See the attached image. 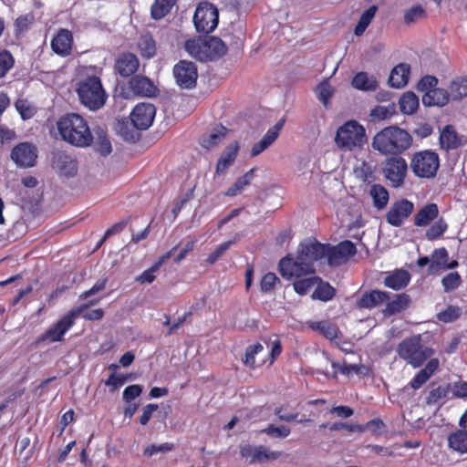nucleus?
Instances as JSON below:
<instances>
[{"instance_id": "ddd939ff", "label": "nucleus", "mask_w": 467, "mask_h": 467, "mask_svg": "<svg viewBox=\"0 0 467 467\" xmlns=\"http://www.w3.org/2000/svg\"><path fill=\"white\" fill-rule=\"evenodd\" d=\"M10 158L17 167H34L38 158L37 147L32 142H19L12 149Z\"/></svg>"}, {"instance_id": "4c0bfd02", "label": "nucleus", "mask_w": 467, "mask_h": 467, "mask_svg": "<svg viewBox=\"0 0 467 467\" xmlns=\"http://www.w3.org/2000/svg\"><path fill=\"white\" fill-rule=\"evenodd\" d=\"M308 327L329 340L336 339L338 336L337 327L327 320L314 321L309 323Z\"/></svg>"}, {"instance_id": "1a4fd4ad", "label": "nucleus", "mask_w": 467, "mask_h": 467, "mask_svg": "<svg viewBox=\"0 0 467 467\" xmlns=\"http://www.w3.org/2000/svg\"><path fill=\"white\" fill-rule=\"evenodd\" d=\"M410 168L417 178L432 179L440 168L439 154L432 150L415 151L411 155Z\"/></svg>"}, {"instance_id": "6e6d98bb", "label": "nucleus", "mask_w": 467, "mask_h": 467, "mask_svg": "<svg viewBox=\"0 0 467 467\" xmlns=\"http://www.w3.org/2000/svg\"><path fill=\"white\" fill-rule=\"evenodd\" d=\"M450 389V384L432 389L426 397V403L429 405L438 403L440 400L447 397Z\"/></svg>"}, {"instance_id": "0e129e2a", "label": "nucleus", "mask_w": 467, "mask_h": 467, "mask_svg": "<svg viewBox=\"0 0 467 467\" xmlns=\"http://www.w3.org/2000/svg\"><path fill=\"white\" fill-rule=\"evenodd\" d=\"M234 241H226L222 243L215 250L211 253L206 258V263L209 265L215 264L220 257L232 246Z\"/></svg>"}, {"instance_id": "5701e85b", "label": "nucleus", "mask_w": 467, "mask_h": 467, "mask_svg": "<svg viewBox=\"0 0 467 467\" xmlns=\"http://www.w3.org/2000/svg\"><path fill=\"white\" fill-rule=\"evenodd\" d=\"M73 45L72 33L67 29H59L51 41L52 50L62 57L71 53Z\"/></svg>"}, {"instance_id": "3c124183", "label": "nucleus", "mask_w": 467, "mask_h": 467, "mask_svg": "<svg viewBox=\"0 0 467 467\" xmlns=\"http://www.w3.org/2000/svg\"><path fill=\"white\" fill-rule=\"evenodd\" d=\"M263 350L264 346L259 342L248 346L245 348L244 358L242 359L243 363L252 369L255 368V355L261 353Z\"/></svg>"}, {"instance_id": "49530a36", "label": "nucleus", "mask_w": 467, "mask_h": 467, "mask_svg": "<svg viewBox=\"0 0 467 467\" xmlns=\"http://www.w3.org/2000/svg\"><path fill=\"white\" fill-rule=\"evenodd\" d=\"M332 367L334 368H337L339 372L343 375L348 376L351 373H356L358 375L368 376L369 369L367 366L362 364H348L347 362H344L342 365H340L338 362H332Z\"/></svg>"}, {"instance_id": "4468645a", "label": "nucleus", "mask_w": 467, "mask_h": 467, "mask_svg": "<svg viewBox=\"0 0 467 467\" xmlns=\"http://www.w3.org/2000/svg\"><path fill=\"white\" fill-rule=\"evenodd\" d=\"M173 75L177 85L182 88L190 89L196 86L198 71L193 62L180 60L173 67Z\"/></svg>"}, {"instance_id": "72a5a7b5", "label": "nucleus", "mask_w": 467, "mask_h": 467, "mask_svg": "<svg viewBox=\"0 0 467 467\" xmlns=\"http://www.w3.org/2000/svg\"><path fill=\"white\" fill-rule=\"evenodd\" d=\"M336 294V288L332 286L328 282L324 281L320 277V280L317 282L315 289L311 294V298L313 300L327 302L332 300L335 297Z\"/></svg>"}, {"instance_id": "09e8293b", "label": "nucleus", "mask_w": 467, "mask_h": 467, "mask_svg": "<svg viewBox=\"0 0 467 467\" xmlns=\"http://www.w3.org/2000/svg\"><path fill=\"white\" fill-rule=\"evenodd\" d=\"M357 177L366 184H370L377 180L375 169L369 163L363 161L361 165L355 170Z\"/></svg>"}, {"instance_id": "9d476101", "label": "nucleus", "mask_w": 467, "mask_h": 467, "mask_svg": "<svg viewBox=\"0 0 467 467\" xmlns=\"http://www.w3.org/2000/svg\"><path fill=\"white\" fill-rule=\"evenodd\" d=\"M382 174L390 187H401L408 175L406 160L401 156L388 157L382 163Z\"/></svg>"}, {"instance_id": "f8f14e48", "label": "nucleus", "mask_w": 467, "mask_h": 467, "mask_svg": "<svg viewBox=\"0 0 467 467\" xmlns=\"http://www.w3.org/2000/svg\"><path fill=\"white\" fill-rule=\"evenodd\" d=\"M325 259L331 267L339 266L348 261V259L357 254L355 244L349 240L339 242L336 245L325 244Z\"/></svg>"}, {"instance_id": "b1692460", "label": "nucleus", "mask_w": 467, "mask_h": 467, "mask_svg": "<svg viewBox=\"0 0 467 467\" xmlns=\"http://www.w3.org/2000/svg\"><path fill=\"white\" fill-rule=\"evenodd\" d=\"M440 362L438 358H431L425 367L421 368L410 381V387L415 390L420 389L437 371Z\"/></svg>"}, {"instance_id": "aec40b11", "label": "nucleus", "mask_w": 467, "mask_h": 467, "mask_svg": "<svg viewBox=\"0 0 467 467\" xmlns=\"http://www.w3.org/2000/svg\"><path fill=\"white\" fill-rule=\"evenodd\" d=\"M285 119H279L273 127H271L260 141L254 143L251 150V156L255 157L271 146L278 138L281 130L285 125Z\"/></svg>"}, {"instance_id": "6ab92c4d", "label": "nucleus", "mask_w": 467, "mask_h": 467, "mask_svg": "<svg viewBox=\"0 0 467 467\" xmlns=\"http://www.w3.org/2000/svg\"><path fill=\"white\" fill-rule=\"evenodd\" d=\"M129 86L131 91L140 97L153 98L159 94V88L154 82L144 76H133L129 81Z\"/></svg>"}, {"instance_id": "052dcab7", "label": "nucleus", "mask_w": 467, "mask_h": 467, "mask_svg": "<svg viewBox=\"0 0 467 467\" xmlns=\"http://www.w3.org/2000/svg\"><path fill=\"white\" fill-rule=\"evenodd\" d=\"M15 59L8 50L0 51V78H4L13 67Z\"/></svg>"}, {"instance_id": "cd10ccee", "label": "nucleus", "mask_w": 467, "mask_h": 467, "mask_svg": "<svg viewBox=\"0 0 467 467\" xmlns=\"http://www.w3.org/2000/svg\"><path fill=\"white\" fill-rule=\"evenodd\" d=\"M410 298L407 294H398L392 300L387 301L386 306L382 310V313L385 317L394 316L407 309L410 306Z\"/></svg>"}, {"instance_id": "bf43d9fd", "label": "nucleus", "mask_w": 467, "mask_h": 467, "mask_svg": "<svg viewBox=\"0 0 467 467\" xmlns=\"http://www.w3.org/2000/svg\"><path fill=\"white\" fill-rule=\"evenodd\" d=\"M140 55L145 58H151L156 54V44L152 37H145L139 43Z\"/></svg>"}, {"instance_id": "603ef678", "label": "nucleus", "mask_w": 467, "mask_h": 467, "mask_svg": "<svg viewBox=\"0 0 467 467\" xmlns=\"http://www.w3.org/2000/svg\"><path fill=\"white\" fill-rule=\"evenodd\" d=\"M431 257L432 261L430 265L431 271H433L436 268H443L446 263L449 261V254L444 247L435 249Z\"/></svg>"}, {"instance_id": "e2e57ef3", "label": "nucleus", "mask_w": 467, "mask_h": 467, "mask_svg": "<svg viewBox=\"0 0 467 467\" xmlns=\"http://www.w3.org/2000/svg\"><path fill=\"white\" fill-rule=\"evenodd\" d=\"M34 15L31 13L20 16L15 22L16 32L19 34L26 32L34 23Z\"/></svg>"}, {"instance_id": "774afa93", "label": "nucleus", "mask_w": 467, "mask_h": 467, "mask_svg": "<svg viewBox=\"0 0 467 467\" xmlns=\"http://www.w3.org/2000/svg\"><path fill=\"white\" fill-rule=\"evenodd\" d=\"M142 392V387L140 385H130L123 390L122 398L127 403H130L131 400L139 397Z\"/></svg>"}, {"instance_id": "c9c22d12", "label": "nucleus", "mask_w": 467, "mask_h": 467, "mask_svg": "<svg viewBox=\"0 0 467 467\" xmlns=\"http://www.w3.org/2000/svg\"><path fill=\"white\" fill-rule=\"evenodd\" d=\"M351 85L363 91H374L378 88V81L375 77L368 76L367 72L357 73L352 78Z\"/></svg>"}, {"instance_id": "6e6552de", "label": "nucleus", "mask_w": 467, "mask_h": 467, "mask_svg": "<svg viewBox=\"0 0 467 467\" xmlns=\"http://www.w3.org/2000/svg\"><path fill=\"white\" fill-rule=\"evenodd\" d=\"M80 102L91 110H97L102 108L107 99V94L104 90L100 78L96 76L88 77L78 83L77 88Z\"/></svg>"}, {"instance_id": "bb28decb", "label": "nucleus", "mask_w": 467, "mask_h": 467, "mask_svg": "<svg viewBox=\"0 0 467 467\" xmlns=\"http://www.w3.org/2000/svg\"><path fill=\"white\" fill-rule=\"evenodd\" d=\"M410 74V67L406 63H400L393 67L389 78V84L395 88H400L407 85Z\"/></svg>"}, {"instance_id": "39448f33", "label": "nucleus", "mask_w": 467, "mask_h": 467, "mask_svg": "<svg viewBox=\"0 0 467 467\" xmlns=\"http://www.w3.org/2000/svg\"><path fill=\"white\" fill-rule=\"evenodd\" d=\"M367 142L368 138L364 126L355 119L346 121L336 132L335 143L345 151L359 150Z\"/></svg>"}, {"instance_id": "f03ea898", "label": "nucleus", "mask_w": 467, "mask_h": 467, "mask_svg": "<svg viewBox=\"0 0 467 467\" xmlns=\"http://www.w3.org/2000/svg\"><path fill=\"white\" fill-rule=\"evenodd\" d=\"M57 130L60 139L77 148L92 145L94 137L88 122L78 113H66L57 120Z\"/></svg>"}, {"instance_id": "5fc2aeb1", "label": "nucleus", "mask_w": 467, "mask_h": 467, "mask_svg": "<svg viewBox=\"0 0 467 467\" xmlns=\"http://www.w3.org/2000/svg\"><path fill=\"white\" fill-rule=\"evenodd\" d=\"M462 277L458 272H451L443 276L441 284L445 292H451L462 285Z\"/></svg>"}, {"instance_id": "20e7f679", "label": "nucleus", "mask_w": 467, "mask_h": 467, "mask_svg": "<svg viewBox=\"0 0 467 467\" xmlns=\"http://www.w3.org/2000/svg\"><path fill=\"white\" fill-rule=\"evenodd\" d=\"M186 52L200 62L215 61L226 55V44L217 36L194 37L184 43Z\"/></svg>"}, {"instance_id": "864d4df0", "label": "nucleus", "mask_w": 467, "mask_h": 467, "mask_svg": "<svg viewBox=\"0 0 467 467\" xmlns=\"http://www.w3.org/2000/svg\"><path fill=\"white\" fill-rule=\"evenodd\" d=\"M448 224L443 218H440L426 232L428 240L433 241L439 239L447 231Z\"/></svg>"}, {"instance_id": "423d86ee", "label": "nucleus", "mask_w": 467, "mask_h": 467, "mask_svg": "<svg viewBox=\"0 0 467 467\" xmlns=\"http://www.w3.org/2000/svg\"><path fill=\"white\" fill-rule=\"evenodd\" d=\"M97 303L98 300H91L88 303L82 304L77 307L72 308L52 327H50L45 333L41 334L36 338V343L40 344L46 341L49 343H55L63 341L66 333L74 326L76 318L85 310H87L90 306H93Z\"/></svg>"}, {"instance_id": "338daca9", "label": "nucleus", "mask_w": 467, "mask_h": 467, "mask_svg": "<svg viewBox=\"0 0 467 467\" xmlns=\"http://www.w3.org/2000/svg\"><path fill=\"white\" fill-rule=\"evenodd\" d=\"M438 84V79L434 76L426 75L420 78V80L417 84V89L421 92H429V90H432L436 88Z\"/></svg>"}, {"instance_id": "393cba45", "label": "nucleus", "mask_w": 467, "mask_h": 467, "mask_svg": "<svg viewBox=\"0 0 467 467\" xmlns=\"http://www.w3.org/2000/svg\"><path fill=\"white\" fill-rule=\"evenodd\" d=\"M286 280H293L294 291L299 296H306L320 280V277L313 275H302L299 277L285 278Z\"/></svg>"}, {"instance_id": "0eeeda50", "label": "nucleus", "mask_w": 467, "mask_h": 467, "mask_svg": "<svg viewBox=\"0 0 467 467\" xmlns=\"http://www.w3.org/2000/svg\"><path fill=\"white\" fill-rule=\"evenodd\" d=\"M397 354L414 368L421 367L433 354V350L424 346L420 336H413L403 339L397 347Z\"/></svg>"}, {"instance_id": "680f3d73", "label": "nucleus", "mask_w": 467, "mask_h": 467, "mask_svg": "<svg viewBox=\"0 0 467 467\" xmlns=\"http://www.w3.org/2000/svg\"><path fill=\"white\" fill-rule=\"evenodd\" d=\"M261 432H264L271 437L286 438L289 436L291 431L285 425L275 426L274 424H270L265 429L262 430Z\"/></svg>"}, {"instance_id": "2eb2a0df", "label": "nucleus", "mask_w": 467, "mask_h": 467, "mask_svg": "<svg viewBox=\"0 0 467 467\" xmlns=\"http://www.w3.org/2000/svg\"><path fill=\"white\" fill-rule=\"evenodd\" d=\"M413 210V202L402 198L391 204L386 213V221L391 226L400 227L411 215Z\"/></svg>"}, {"instance_id": "e433bc0d", "label": "nucleus", "mask_w": 467, "mask_h": 467, "mask_svg": "<svg viewBox=\"0 0 467 467\" xmlns=\"http://www.w3.org/2000/svg\"><path fill=\"white\" fill-rule=\"evenodd\" d=\"M448 447L461 454L467 453V431L457 430L448 436Z\"/></svg>"}, {"instance_id": "79ce46f5", "label": "nucleus", "mask_w": 467, "mask_h": 467, "mask_svg": "<svg viewBox=\"0 0 467 467\" xmlns=\"http://www.w3.org/2000/svg\"><path fill=\"white\" fill-rule=\"evenodd\" d=\"M451 100H461L467 96V77H457L449 86Z\"/></svg>"}, {"instance_id": "c85d7f7f", "label": "nucleus", "mask_w": 467, "mask_h": 467, "mask_svg": "<svg viewBox=\"0 0 467 467\" xmlns=\"http://www.w3.org/2000/svg\"><path fill=\"white\" fill-rule=\"evenodd\" d=\"M439 215V208L436 203H428L420 209L414 215V225L424 227L430 224Z\"/></svg>"}, {"instance_id": "13d9d810", "label": "nucleus", "mask_w": 467, "mask_h": 467, "mask_svg": "<svg viewBox=\"0 0 467 467\" xmlns=\"http://www.w3.org/2000/svg\"><path fill=\"white\" fill-rule=\"evenodd\" d=\"M15 107L24 120L29 119L36 114L35 109L26 99H19L15 102Z\"/></svg>"}, {"instance_id": "c756f323", "label": "nucleus", "mask_w": 467, "mask_h": 467, "mask_svg": "<svg viewBox=\"0 0 467 467\" xmlns=\"http://www.w3.org/2000/svg\"><path fill=\"white\" fill-rule=\"evenodd\" d=\"M451 100L449 89L436 88L425 93L422 97V101L428 106H445Z\"/></svg>"}, {"instance_id": "37998d69", "label": "nucleus", "mask_w": 467, "mask_h": 467, "mask_svg": "<svg viewBox=\"0 0 467 467\" xmlns=\"http://www.w3.org/2000/svg\"><path fill=\"white\" fill-rule=\"evenodd\" d=\"M400 111L403 114H413L419 107V99L413 92L404 93L399 101Z\"/></svg>"}, {"instance_id": "de8ad7c7", "label": "nucleus", "mask_w": 467, "mask_h": 467, "mask_svg": "<svg viewBox=\"0 0 467 467\" xmlns=\"http://www.w3.org/2000/svg\"><path fill=\"white\" fill-rule=\"evenodd\" d=\"M377 10L378 7L376 5H371L361 15L354 30V34L357 36H360L364 34V32L371 23L372 19L374 18Z\"/></svg>"}, {"instance_id": "7c9ffc66", "label": "nucleus", "mask_w": 467, "mask_h": 467, "mask_svg": "<svg viewBox=\"0 0 467 467\" xmlns=\"http://www.w3.org/2000/svg\"><path fill=\"white\" fill-rule=\"evenodd\" d=\"M410 281V275L408 271L399 269L387 275L384 279V285L393 290L405 288Z\"/></svg>"}, {"instance_id": "a211bd4d", "label": "nucleus", "mask_w": 467, "mask_h": 467, "mask_svg": "<svg viewBox=\"0 0 467 467\" xmlns=\"http://www.w3.org/2000/svg\"><path fill=\"white\" fill-rule=\"evenodd\" d=\"M51 164L52 168L59 172L60 175L73 177L77 174L78 161L66 151L58 150L53 152Z\"/></svg>"}, {"instance_id": "a18cd8bd", "label": "nucleus", "mask_w": 467, "mask_h": 467, "mask_svg": "<svg viewBox=\"0 0 467 467\" xmlns=\"http://www.w3.org/2000/svg\"><path fill=\"white\" fill-rule=\"evenodd\" d=\"M426 17V10L420 5H416L404 11L403 22L406 26H411Z\"/></svg>"}, {"instance_id": "58836bf2", "label": "nucleus", "mask_w": 467, "mask_h": 467, "mask_svg": "<svg viewBox=\"0 0 467 467\" xmlns=\"http://www.w3.org/2000/svg\"><path fill=\"white\" fill-rule=\"evenodd\" d=\"M440 144L442 149L447 150H454L461 144L460 139L453 127L447 125L440 134Z\"/></svg>"}, {"instance_id": "4be33fe9", "label": "nucleus", "mask_w": 467, "mask_h": 467, "mask_svg": "<svg viewBox=\"0 0 467 467\" xmlns=\"http://www.w3.org/2000/svg\"><path fill=\"white\" fill-rule=\"evenodd\" d=\"M389 300V293L378 289L364 293L357 301V306L360 309H372Z\"/></svg>"}, {"instance_id": "f257e3e1", "label": "nucleus", "mask_w": 467, "mask_h": 467, "mask_svg": "<svg viewBox=\"0 0 467 467\" xmlns=\"http://www.w3.org/2000/svg\"><path fill=\"white\" fill-rule=\"evenodd\" d=\"M325 244L317 239H307L299 244L296 256L287 254L278 264V271L283 278L316 273L314 264L325 259Z\"/></svg>"}, {"instance_id": "8fccbe9b", "label": "nucleus", "mask_w": 467, "mask_h": 467, "mask_svg": "<svg viewBox=\"0 0 467 467\" xmlns=\"http://www.w3.org/2000/svg\"><path fill=\"white\" fill-rule=\"evenodd\" d=\"M177 2H153L150 15L154 20H160L167 16Z\"/></svg>"}, {"instance_id": "dca6fc26", "label": "nucleus", "mask_w": 467, "mask_h": 467, "mask_svg": "<svg viewBox=\"0 0 467 467\" xmlns=\"http://www.w3.org/2000/svg\"><path fill=\"white\" fill-rule=\"evenodd\" d=\"M156 108L151 103H139L130 112L131 124L136 130L149 129L155 118Z\"/></svg>"}, {"instance_id": "412c9836", "label": "nucleus", "mask_w": 467, "mask_h": 467, "mask_svg": "<svg viewBox=\"0 0 467 467\" xmlns=\"http://www.w3.org/2000/svg\"><path fill=\"white\" fill-rule=\"evenodd\" d=\"M140 62L136 55L130 52L120 54L115 62V70L123 78L132 76L139 68Z\"/></svg>"}, {"instance_id": "69168bd1", "label": "nucleus", "mask_w": 467, "mask_h": 467, "mask_svg": "<svg viewBox=\"0 0 467 467\" xmlns=\"http://www.w3.org/2000/svg\"><path fill=\"white\" fill-rule=\"evenodd\" d=\"M460 316V308L458 306H450L445 310L438 314V318L440 321L444 323H450L458 319Z\"/></svg>"}, {"instance_id": "f704fd0d", "label": "nucleus", "mask_w": 467, "mask_h": 467, "mask_svg": "<svg viewBox=\"0 0 467 467\" xmlns=\"http://www.w3.org/2000/svg\"><path fill=\"white\" fill-rule=\"evenodd\" d=\"M255 171L256 168H252L243 176L237 178L235 182L226 190L224 195L228 197H234L240 194L247 186L251 184L252 181L254 179Z\"/></svg>"}, {"instance_id": "a878e982", "label": "nucleus", "mask_w": 467, "mask_h": 467, "mask_svg": "<svg viewBox=\"0 0 467 467\" xmlns=\"http://www.w3.org/2000/svg\"><path fill=\"white\" fill-rule=\"evenodd\" d=\"M239 151L237 141L228 145L223 151L216 164V173L223 174L233 165Z\"/></svg>"}, {"instance_id": "4d7b16f0", "label": "nucleus", "mask_w": 467, "mask_h": 467, "mask_svg": "<svg viewBox=\"0 0 467 467\" xmlns=\"http://www.w3.org/2000/svg\"><path fill=\"white\" fill-rule=\"evenodd\" d=\"M280 283L279 278L275 273L269 272L265 274L260 281V289L262 293L267 294L275 289L277 284Z\"/></svg>"}, {"instance_id": "7ed1b4c3", "label": "nucleus", "mask_w": 467, "mask_h": 467, "mask_svg": "<svg viewBox=\"0 0 467 467\" xmlns=\"http://www.w3.org/2000/svg\"><path fill=\"white\" fill-rule=\"evenodd\" d=\"M411 135L398 126H389L379 130L372 140V148L382 155L400 156L412 146Z\"/></svg>"}, {"instance_id": "473e14b6", "label": "nucleus", "mask_w": 467, "mask_h": 467, "mask_svg": "<svg viewBox=\"0 0 467 467\" xmlns=\"http://www.w3.org/2000/svg\"><path fill=\"white\" fill-rule=\"evenodd\" d=\"M176 249L173 247L171 250L167 252L165 254L161 256L149 269L143 271L140 275L136 277V282L143 285V284H151L156 276L155 272H157L160 267L168 260L172 254V252Z\"/></svg>"}, {"instance_id": "a19ab883", "label": "nucleus", "mask_w": 467, "mask_h": 467, "mask_svg": "<svg viewBox=\"0 0 467 467\" xmlns=\"http://www.w3.org/2000/svg\"><path fill=\"white\" fill-rule=\"evenodd\" d=\"M138 130L128 119L119 120L116 125V131L124 140L129 142H135L139 139L140 133Z\"/></svg>"}, {"instance_id": "c03bdc74", "label": "nucleus", "mask_w": 467, "mask_h": 467, "mask_svg": "<svg viewBox=\"0 0 467 467\" xmlns=\"http://www.w3.org/2000/svg\"><path fill=\"white\" fill-rule=\"evenodd\" d=\"M227 129L221 126L219 130H214L207 136L201 139L200 144L202 148L210 150L218 145L226 136Z\"/></svg>"}, {"instance_id": "ea45409f", "label": "nucleus", "mask_w": 467, "mask_h": 467, "mask_svg": "<svg viewBox=\"0 0 467 467\" xmlns=\"http://www.w3.org/2000/svg\"><path fill=\"white\" fill-rule=\"evenodd\" d=\"M369 195L373 200V206L377 210L381 211L387 206L389 194L383 185L373 184L369 190Z\"/></svg>"}, {"instance_id": "2f4dec72", "label": "nucleus", "mask_w": 467, "mask_h": 467, "mask_svg": "<svg viewBox=\"0 0 467 467\" xmlns=\"http://www.w3.org/2000/svg\"><path fill=\"white\" fill-rule=\"evenodd\" d=\"M92 132L95 150L103 156L109 155L112 151V147L107 130L102 127H96Z\"/></svg>"}, {"instance_id": "9b49d317", "label": "nucleus", "mask_w": 467, "mask_h": 467, "mask_svg": "<svg viewBox=\"0 0 467 467\" xmlns=\"http://www.w3.org/2000/svg\"><path fill=\"white\" fill-rule=\"evenodd\" d=\"M219 12L212 2H199L193 16L195 28L200 33L209 34L218 26Z\"/></svg>"}, {"instance_id": "f3484780", "label": "nucleus", "mask_w": 467, "mask_h": 467, "mask_svg": "<svg viewBox=\"0 0 467 467\" xmlns=\"http://www.w3.org/2000/svg\"><path fill=\"white\" fill-rule=\"evenodd\" d=\"M240 455L243 458L250 459V463H256L277 460L281 456V452L271 451L263 445L253 446L245 444L240 447Z\"/></svg>"}]
</instances>
